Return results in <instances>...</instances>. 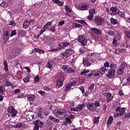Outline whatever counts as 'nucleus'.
<instances>
[{
    "label": "nucleus",
    "instance_id": "864d4df0",
    "mask_svg": "<svg viewBox=\"0 0 130 130\" xmlns=\"http://www.w3.org/2000/svg\"><path fill=\"white\" fill-rule=\"evenodd\" d=\"M20 92H21V89H17L14 91L13 93L14 94H18V93H20Z\"/></svg>",
    "mask_w": 130,
    "mask_h": 130
},
{
    "label": "nucleus",
    "instance_id": "ddd939ff",
    "mask_svg": "<svg viewBox=\"0 0 130 130\" xmlns=\"http://www.w3.org/2000/svg\"><path fill=\"white\" fill-rule=\"evenodd\" d=\"M115 70H113L110 69L108 70V73L107 74V76L108 78H113L114 76H115Z\"/></svg>",
    "mask_w": 130,
    "mask_h": 130
},
{
    "label": "nucleus",
    "instance_id": "dca6fc26",
    "mask_svg": "<svg viewBox=\"0 0 130 130\" xmlns=\"http://www.w3.org/2000/svg\"><path fill=\"white\" fill-rule=\"evenodd\" d=\"M71 43L68 42H64L60 43L59 45L58 46H60L62 48H64V47H67V46H69Z\"/></svg>",
    "mask_w": 130,
    "mask_h": 130
},
{
    "label": "nucleus",
    "instance_id": "473e14b6",
    "mask_svg": "<svg viewBox=\"0 0 130 130\" xmlns=\"http://www.w3.org/2000/svg\"><path fill=\"white\" fill-rule=\"evenodd\" d=\"M69 54H68V53H66V51L64 52L63 53L62 55V57L63 59H67V58H68V57H69Z\"/></svg>",
    "mask_w": 130,
    "mask_h": 130
},
{
    "label": "nucleus",
    "instance_id": "0eeeda50",
    "mask_svg": "<svg viewBox=\"0 0 130 130\" xmlns=\"http://www.w3.org/2000/svg\"><path fill=\"white\" fill-rule=\"evenodd\" d=\"M94 23L98 26H102L103 24V19L101 17H95L94 19Z\"/></svg>",
    "mask_w": 130,
    "mask_h": 130
},
{
    "label": "nucleus",
    "instance_id": "39448f33",
    "mask_svg": "<svg viewBox=\"0 0 130 130\" xmlns=\"http://www.w3.org/2000/svg\"><path fill=\"white\" fill-rule=\"evenodd\" d=\"M8 112H9V113H11V116L12 117H16V115H17V111L15 109V108L13 106H10L8 109Z\"/></svg>",
    "mask_w": 130,
    "mask_h": 130
},
{
    "label": "nucleus",
    "instance_id": "393cba45",
    "mask_svg": "<svg viewBox=\"0 0 130 130\" xmlns=\"http://www.w3.org/2000/svg\"><path fill=\"white\" fill-rule=\"evenodd\" d=\"M69 123H72V121H71L69 119H65L62 122V124L63 125H68Z\"/></svg>",
    "mask_w": 130,
    "mask_h": 130
},
{
    "label": "nucleus",
    "instance_id": "a18cd8bd",
    "mask_svg": "<svg viewBox=\"0 0 130 130\" xmlns=\"http://www.w3.org/2000/svg\"><path fill=\"white\" fill-rule=\"evenodd\" d=\"M93 17H94V15L90 14L87 17V19H88V20H89L90 21H92V20H93Z\"/></svg>",
    "mask_w": 130,
    "mask_h": 130
},
{
    "label": "nucleus",
    "instance_id": "a19ab883",
    "mask_svg": "<svg viewBox=\"0 0 130 130\" xmlns=\"http://www.w3.org/2000/svg\"><path fill=\"white\" fill-rule=\"evenodd\" d=\"M61 49L60 47H59L58 48L51 49L49 50V51L50 52H54V51L55 52L58 51V50H59V49Z\"/></svg>",
    "mask_w": 130,
    "mask_h": 130
},
{
    "label": "nucleus",
    "instance_id": "774afa93",
    "mask_svg": "<svg viewBox=\"0 0 130 130\" xmlns=\"http://www.w3.org/2000/svg\"><path fill=\"white\" fill-rule=\"evenodd\" d=\"M38 53H40V54H42V53H44V50L40 49L39 50Z\"/></svg>",
    "mask_w": 130,
    "mask_h": 130
},
{
    "label": "nucleus",
    "instance_id": "f03ea898",
    "mask_svg": "<svg viewBox=\"0 0 130 130\" xmlns=\"http://www.w3.org/2000/svg\"><path fill=\"white\" fill-rule=\"evenodd\" d=\"M126 109V108H120V107H118L116 108L115 111L118 112L117 114H115L114 117H121L124 114V112Z\"/></svg>",
    "mask_w": 130,
    "mask_h": 130
},
{
    "label": "nucleus",
    "instance_id": "a878e982",
    "mask_svg": "<svg viewBox=\"0 0 130 130\" xmlns=\"http://www.w3.org/2000/svg\"><path fill=\"white\" fill-rule=\"evenodd\" d=\"M53 62L52 61H49L47 64V67L48 68V69H52L53 68Z\"/></svg>",
    "mask_w": 130,
    "mask_h": 130
},
{
    "label": "nucleus",
    "instance_id": "a211bd4d",
    "mask_svg": "<svg viewBox=\"0 0 130 130\" xmlns=\"http://www.w3.org/2000/svg\"><path fill=\"white\" fill-rule=\"evenodd\" d=\"M49 119L50 120H52L55 123H58V122H59V119H57L56 118L54 117V116H49Z\"/></svg>",
    "mask_w": 130,
    "mask_h": 130
},
{
    "label": "nucleus",
    "instance_id": "cd10ccee",
    "mask_svg": "<svg viewBox=\"0 0 130 130\" xmlns=\"http://www.w3.org/2000/svg\"><path fill=\"white\" fill-rule=\"evenodd\" d=\"M4 70L6 72H8L9 71V67L8 66V62L6 60L4 62Z\"/></svg>",
    "mask_w": 130,
    "mask_h": 130
},
{
    "label": "nucleus",
    "instance_id": "9d476101",
    "mask_svg": "<svg viewBox=\"0 0 130 130\" xmlns=\"http://www.w3.org/2000/svg\"><path fill=\"white\" fill-rule=\"evenodd\" d=\"M63 81H64V78L62 76H60V77L58 79V81L57 82V88H60L61 86H62V84Z\"/></svg>",
    "mask_w": 130,
    "mask_h": 130
},
{
    "label": "nucleus",
    "instance_id": "f3484780",
    "mask_svg": "<svg viewBox=\"0 0 130 130\" xmlns=\"http://www.w3.org/2000/svg\"><path fill=\"white\" fill-rule=\"evenodd\" d=\"M83 64L85 66V67H89L91 66V63L89 62V60H88V59L87 58H84L83 60Z\"/></svg>",
    "mask_w": 130,
    "mask_h": 130
},
{
    "label": "nucleus",
    "instance_id": "8fccbe9b",
    "mask_svg": "<svg viewBox=\"0 0 130 130\" xmlns=\"http://www.w3.org/2000/svg\"><path fill=\"white\" fill-rule=\"evenodd\" d=\"M75 27L76 28H82V27H83V25H82L79 23H76L75 25Z\"/></svg>",
    "mask_w": 130,
    "mask_h": 130
},
{
    "label": "nucleus",
    "instance_id": "3c124183",
    "mask_svg": "<svg viewBox=\"0 0 130 130\" xmlns=\"http://www.w3.org/2000/svg\"><path fill=\"white\" fill-rule=\"evenodd\" d=\"M125 35L127 38H130V31H125Z\"/></svg>",
    "mask_w": 130,
    "mask_h": 130
},
{
    "label": "nucleus",
    "instance_id": "4be33fe9",
    "mask_svg": "<svg viewBox=\"0 0 130 130\" xmlns=\"http://www.w3.org/2000/svg\"><path fill=\"white\" fill-rule=\"evenodd\" d=\"M111 23L113 24V25H116L118 24V21L116 19L113 18V17H111L110 18Z\"/></svg>",
    "mask_w": 130,
    "mask_h": 130
},
{
    "label": "nucleus",
    "instance_id": "2f4dec72",
    "mask_svg": "<svg viewBox=\"0 0 130 130\" xmlns=\"http://www.w3.org/2000/svg\"><path fill=\"white\" fill-rule=\"evenodd\" d=\"M84 107L85 104H81V105L77 106V108H78V109H79V110H82V109H83Z\"/></svg>",
    "mask_w": 130,
    "mask_h": 130
},
{
    "label": "nucleus",
    "instance_id": "680f3d73",
    "mask_svg": "<svg viewBox=\"0 0 130 130\" xmlns=\"http://www.w3.org/2000/svg\"><path fill=\"white\" fill-rule=\"evenodd\" d=\"M130 118V112L127 114L126 115H124V118Z\"/></svg>",
    "mask_w": 130,
    "mask_h": 130
},
{
    "label": "nucleus",
    "instance_id": "6e6552de",
    "mask_svg": "<svg viewBox=\"0 0 130 130\" xmlns=\"http://www.w3.org/2000/svg\"><path fill=\"white\" fill-rule=\"evenodd\" d=\"M10 33H11V30L9 29H7L4 33V41L5 42H7L9 39L10 38Z\"/></svg>",
    "mask_w": 130,
    "mask_h": 130
},
{
    "label": "nucleus",
    "instance_id": "9b49d317",
    "mask_svg": "<svg viewBox=\"0 0 130 130\" xmlns=\"http://www.w3.org/2000/svg\"><path fill=\"white\" fill-rule=\"evenodd\" d=\"M62 69L65 72V73H74L75 70H73L72 68H70L68 66H63Z\"/></svg>",
    "mask_w": 130,
    "mask_h": 130
},
{
    "label": "nucleus",
    "instance_id": "5fc2aeb1",
    "mask_svg": "<svg viewBox=\"0 0 130 130\" xmlns=\"http://www.w3.org/2000/svg\"><path fill=\"white\" fill-rule=\"evenodd\" d=\"M39 94L42 95V96H45V92H44V91L40 90L39 91Z\"/></svg>",
    "mask_w": 130,
    "mask_h": 130
},
{
    "label": "nucleus",
    "instance_id": "2eb2a0df",
    "mask_svg": "<svg viewBox=\"0 0 130 130\" xmlns=\"http://www.w3.org/2000/svg\"><path fill=\"white\" fill-rule=\"evenodd\" d=\"M110 11H111V12H112L113 15H117V14H118L120 12L119 9H117V7H112L110 9Z\"/></svg>",
    "mask_w": 130,
    "mask_h": 130
},
{
    "label": "nucleus",
    "instance_id": "72a5a7b5",
    "mask_svg": "<svg viewBox=\"0 0 130 130\" xmlns=\"http://www.w3.org/2000/svg\"><path fill=\"white\" fill-rule=\"evenodd\" d=\"M93 122L94 124H98L99 123V119H98V117H94L93 118Z\"/></svg>",
    "mask_w": 130,
    "mask_h": 130
},
{
    "label": "nucleus",
    "instance_id": "37998d69",
    "mask_svg": "<svg viewBox=\"0 0 130 130\" xmlns=\"http://www.w3.org/2000/svg\"><path fill=\"white\" fill-rule=\"evenodd\" d=\"M66 53H67V54L69 55L72 54V50L71 49H68L65 51Z\"/></svg>",
    "mask_w": 130,
    "mask_h": 130
},
{
    "label": "nucleus",
    "instance_id": "052dcab7",
    "mask_svg": "<svg viewBox=\"0 0 130 130\" xmlns=\"http://www.w3.org/2000/svg\"><path fill=\"white\" fill-rule=\"evenodd\" d=\"M9 25H10L11 26H15L16 25V23L14 21H10Z\"/></svg>",
    "mask_w": 130,
    "mask_h": 130
},
{
    "label": "nucleus",
    "instance_id": "7ed1b4c3",
    "mask_svg": "<svg viewBox=\"0 0 130 130\" xmlns=\"http://www.w3.org/2000/svg\"><path fill=\"white\" fill-rule=\"evenodd\" d=\"M35 125L34 130H39V127L42 128L44 125V122L40 121V120H37L33 122Z\"/></svg>",
    "mask_w": 130,
    "mask_h": 130
},
{
    "label": "nucleus",
    "instance_id": "0e129e2a",
    "mask_svg": "<svg viewBox=\"0 0 130 130\" xmlns=\"http://www.w3.org/2000/svg\"><path fill=\"white\" fill-rule=\"evenodd\" d=\"M113 44H114L115 46L117 45V41L115 39H114L113 40Z\"/></svg>",
    "mask_w": 130,
    "mask_h": 130
},
{
    "label": "nucleus",
    "instance_id": "412c9836",
    "mask_svg": "<svg viewBox=\"0 0 130 130\" xmlns=\"http://www.w3.org/2000/svg\"><path fill=\"white\" fill-rule=\"evenodd\" d=\"M30 25V22L28 20H25L23 24V27L24 29H27L28 28V26Z\"/></svg>",
    "mask_w": 130,
    "mask_h": 130
},
{
    "label": "nucleus",
    "instance_id": "5701e85b",
    "mask_svg": "<svg viewBox=\"0 0 130 130\" xmlns=\"http://www.w3.org/2000/svg\"><path fill=\"white\" fill-rule=\"evenodd\" d=\"M53 3H54V4H57V5H58V6H62V5H63V2L62 1H59V0H52Z\"/></svg>",
    "mask_w": 130,
    "mask_h": 130
},
{
    "label": "nucleus",
    "instance_id": "13d9d810",
    "mask_svg": "<svg viewBox=\"0 0 130 130\" xmlns=\"http://www.w3.org/2000/svg\"><path fill=\"white\" fill-rule=\"evenodd\" d=\"M95 34H101V30H100V29H99L98 28H96Z\"/></svg>",
    "mask_w": 130,
    "mask_h": 130
},
{
    "label": "nucleus",
    "instance_id": "ea45409f",
    "mask_svg": "<svg viewBox=\"0 0 130 130\" xmlns=\"http://www.w3.org/2000/svg\"><path fill=\"white\" fill-rule=\"evenodd\" d=\"M22 126H23V124L21 123H18L16 125L15 127H16V128H20L22 127Z\"/></svg>",
    "mask_w": 130,
    "mask_h": 130
},
{
    "label": "nucleus",
    "instance_id": "aec40b11",
    "mask_svg": "<svg viewBox=\"0 0 130 130\" xmlns=\"http://www.w3.org/2000/svg\"><path fill=\"white\" fill-rule=\"evenodd\" d=\"M79 9L81 11H85L86 10H88V6L86 4H83L82 6H79Z\"/></svg>",
    "mask_w": 130,
    "mask_h": 130
},
{
    "label": "nucleus",
    "instance_id": "6ab92c4d",
    "mask_svg": "<svg viewBox=\"0 0 130 130\" xmlns=\"http://www.w3.org/2000/svg\"><path fill=\"white\" fill-rule=\"evenodd\" d=\"M112 98H113V96H112L111 93L108 92L107 94V103H108L109 102H110V101L112 100Z\"/></svg>",
    "mask_w": 130,
    "mask_h": 130
},
{
    "label": "nucleus",
    "instance_id": "49530a36",
    "mask_svg": "<svg viewBox=\"0 0 130 130\" xmlns=\"http://www.w3.org/2000/svg\"><path fill=\"white\" fill-rule=\"evenodd\" d=\"M39 75H37L35 78H34V81L35 82H39Z\"/></svg>",
    "mask_w": 130,
    "mask_h": 130
},
{
    "label": "nucleus",
    "instance_id": "f257e3e1",
    "mask_svg": "<svg viewBox=\"0 0 130 130\" xmlns=\"http://www.w3.org/2000/svg\"><path fill=\"white\" fill-rule=\"evenodd\" d=\"M54 115L58 118H63L67 116V111L62 109L55 110L54 112Z\"/></svg>",
    "mask_w": 130,
    "mask_h": 130
},
{
    "label": "nucleus",
    "instance_id": "1a4fd4ad",
    "mask_svg": "<svg viewBox=\"0 0 130 130\" xmlns=\"http://www.w3.org/2000/svg\"><path fill=\"white\" fill-rule=\"evenodd\" d=\"M124 69H125V64H121L117 72V74L119 76H121V75L123 74V72H124Z\"/></svg>",
    "mask_w": 130,
    "mask_h": 130
},
{
    "label": "nucleus",
    "instance_id": "b1692460",
    "mask_svg": "<svg viewBox=\"0 0 130 130\" xmlns=\"http://www.w3.org/2000/svg\"><path fill=\"white\" fill-rule=\"evenodd\" d=\"M100 71L101 73H102V75H104L105 73H107L108 70L105 68V67H103L100 69Z\"/></svg>",
    "mask_w": 130,
    "mask_h": 130
},
{
    "label": "nucleus",
    "instance_id": "6e6d98bb",
    "mask_svg": "<svg viewBox=\"0 0 130 130\" xmlns=\"http://www.w3.org/2000/svg\"><path fill=\"white\" fill-rule=\"evenodd\" d=\"M16 34H17V33L16 32V30H12L10 36L11 37H13V36H14V35H16Z\"/></svg>",
    "mask_w": 130,
    "mask_h": 130
},
{
    "label": "nucleus",
    "instance_id": "c85d7f7f",
    "mask_svg": "<svg viewBox=\"0 0 130 130\" xmlns=\"http://www.w3.org/2000/svg\"><path fill=\"white\" fill-rule=\"evenodd\" d=\"M112 122H113V117L111 116L109 118V119L107 121V124L108 125H110V124H111V123H112Z\"/></svg>",
    "mask_w": 130,
    "mask_h": 130
},
{
    "label": "nucleus",
    "instance_id": "7c9ffc66",
    "mask_svg": "<svg viewBox=\"0 0 130 130\" xmlns=\"http://www.w3.org/2000/svg\"><path fill=\"white\" fill-rule=\"evenodd\" d=\"M116 67H117L116 64H114L113 63H112L110 66V68H111L110 70H113L114 71H115Z\"/></svg>",
    "mask_w": 130,
    "mask_h": 130
},
{
    "label": "nucleus",
    "instance_id": "f8f14e48",
    "mask_svg": "<svg viewBox=\"0 0 130 130\" xmlns=\"http://www.w3.org/2000/svg\"><path fill=\"white\" fill-rule=\"evenodd\" d=\"M76 84H77V81L74 80L73 82H71V84L66 85L64 90L65 91V92H68L69 90H70V89H71V88H72L73 86H75Z\"/></svg>",
    "mask_w": 130,
    "mask_h": 130
},
{
    "label": "nucleus",
    "instance_id": "f704fd0d",
    "mask_svg": "<svg viewBox=\"0 0 130 130\" xmlns=\"http://www.w3.org/2000/svg\"><path fill=\"white\" fill-rule=\"evenodd\" d=\"M94 75L95 77H96V76H97L98 77H101V76H102V73H101V72L100 70V71L95 72Z\"/></svg>",
    "mask_w": 130,
    "mask_h": 130
},
{
    "label": "nucleus",
    "instance_id": "4c0bfd02",
    "mask_svg": "<svg viewBox=\"0 0 130 130\" xmlns=\"http://www.w3.org/2000/svg\"><path fill=\"white\" fill-rule=\"evenodd\" d=\"M95 12H96V10H95V9H92L89 11V14H90V15H92L93 16L94 14H95Z\"/></svg>",
    "mask_w": 130,
    "mask_h": 130
},
{
    "label": "nucleus",
    "instance_id": "20e7f679",
    "mask_svg": "<svg viewBox=\"0 0 130 130\" xmlns=\"http://www.w3.org/2000/svg\"><path fill=\"white\" fill-rule=\"evenodd\" d=\"M89 72H90L89 70L84 69L83 71L81 72L80 75L82 76L84 75L86 79H89V78L92 77V76H94V73L93 72H90L87 74V73H89Z\"/></svg>",
    "mask_w": 130,
    "mask_h": 130
},
{
    "label": "nucleus",
    "instance_id": "e433bc0d",
    "mask_svg": "<svg viewBox=\"0 0 130 130\" xmlns=\"http://www.w3.org/2000/svg\"><path fill=\"white\" fill-rule=\"evenodd\" d=\"M118 14L120 18H123L124 17V12H120V11H119V12L118 13Z\"/></svg>",
    "mask_w": 130,
    "mask_h": 130
},
{
    "label": "nucleus",
    "instance_id": "69168bd1",
    "mask_svg": "<svg viewBox=\"0 0 130 130\" xmlns=\"http://www.w3.org/2000/svg\"><path fill=\"white\" fill-rule=\"evenodd\" d=\"M41 114H42V112L39 111V112H38V117H39L40 118H41Z\"/></svg>",
    "mask_w": 130,
    "mask_h": 130
},
{
    "label": "nucleus",
    "instance_id": "423d86ee",
    "mask_svg": "<svg viewBox=\"0 0 130 130\" xmlns=\"http://www.w3.org/2000/svg\"><path fill=\"white\" fill-rule=\"evenodd\" d=\"M78 41L83 46H85L87 45V40L85 38V37H83V35H79L78 37Z\"/></svg>",
    "mask_w": 130,
    "mask_h": 130
},
{
    "label": "nucleus",
    "instance_id": "bb28decb",
    "mask_svg": "<svg viewBox=\"0 0 130 130\" xmlns=\"http://www.w3.org/2000/svg\"><path fill=\"white\" fill-rule=\"evenodd\" d=\"M27 99L30 101H33L34 99H35V95L34 94H29L27 96Z\"/></svg>",
    "mask_w": 130,
    "mask_h": 130
},
{
    "label": "nucleus",
    "instance_id": "603ef678",
    "mask_svg": "<svg viewBox=\"0 0 130 130\" xmlns=\"http://www.w3.org/2000/svg\"><path fill=\"white\" fill-rule=\"evenodd\" d=\"M65 10L67 12V13H71V8H69L68 6H65Z\"/></svg>",
    "mask_w": 130,
    "mask_h": 130
},
{
    "label": "nucleus",
    "instance_id": "c9c22d12",
    "mask_svg": "<svg viewBox=\"0 0 130 130\" xmlns=\"http://www.w3.org/2000/svg\"><path fill=\"white\" fill-rule=\"evenodd\" d=\"M94 87H95V84H92L89 87H88V89L90 90L91 92H93V90H94Z\"/></svg>",
    "mask_w": 130,
    "mask_h": 130
},
{
    "label": "nucleus",
    "instance_id": "58836bf2",
    "mask_svg": "<svg viewBox=\"0 0 130 130\" xmlns=\"http://www.w3.org/2000/svg\"><path fill=\"white\" fill-rule=\"evenodd\" d=\"M15 56H16V53L15 52H12L11 53V54L10 55V57L11 59H12V58H15Z\"/></svg>",
    "mask_w": 130,
    "mask_h": 130
},
{
    "label": "nucleus",
    "instance_id": "bf43d9fd",
    "mask_svg": "<svg viewBox=\"0 0 130 130\" xmlns=\"http://www.w3.org/2000/svg\"><path fill=\"white\" fill-rule=\"evenodd\" d=\"M29 80H30L29 78L25 77L24 78V79H23V81L24 82V83H27V82H29Z\"/></svg>",
    "mask_w": 130,
    "mask_h": 130
},
{
    "label": "nucleus",
    "instance_id": "338daca9",
    "mask_svg": "<svg viewBox=\"0 0 130 130\" xmlns=\"http://www.w3.org/2000/svg\"><path fill=\"white\" fill-rule=\"evenodd\" d=\"M64 24V21H61L59 22L58 26H62Z\"/></svg>",
    "mask_w": 130,
    "mask_h": 130
},
{
    "label": "nucleus",
    "instance_id": "79ce46f5",
    "mask_svg": "<svg viewBox=\"0 0 130 130\" xmlns=\"http://www.w3.org/2000/svg\"><path fill=\"white\" fill-rule=\"evenodd\" d=\"M11 85H12V83L9 81H6L4 84V85L6 86V87H9Z\"/></svg>",
    "mask_w": 130,
    "mask_h": 130
},
{
    "label": "nucleus",
    "instance_id": "de8ad7c7",
    "mask_svg": "<svg viewBox=\"0 0 130 130\" xmlns=\"http://www.w3.org/2000/svg\"><path fill=\"white\" fill-rule=\"evenodd\" d=\"M78 89H79L81 91V92L83 94H84V93H85V88L83 86H81V87H79Z\"/></svg>",
    "mask_w": 130,
    "mask_h": 130
},
{
    "label": "nucleus",
    "instance_id": "09e8293b",
    "mask_svg": "<svg viewBox=\"0 0 130 130\" xmlns=\"http://www.w3.org/2000/svg\"><path fill=\"white\" fill-rule=\"evenodd\" d=\"M79 23L80 24H83V25H85V26H87V22L84 20H79Z\"/></svg>",
    "mask_w": 130,
    "mask_h": 130
},
{
    "label": "nucleus",
    "instance_id": "4d7b16f0",
    "mask_svg": "<svg viewBox=\"0 0 130 130\" xmlns=\"http://www.w3.org/2000/svg\"><path fill=\"white\" fill-rule=\"evenodd\" d=\"M50 31L51 32H55V26H53L51 28L49 29Z\"/></svg>",
    "mask_w": 130,
    "mask_h": 130
},
{
    "label": "nucleus",
    "instance_id": "e2e57ef3",
    "mask_svg": "<svg viewBox=\"0 0 130 130\" xmlns=\"http://www.w3.org/2000/svg\"><path fill=\"white\" fill-rule=\"evenodd\" d=\"M104 67H105V68H109V62H106L104 63Z\"/></svg>",
    "mask_w": 130,
    "mask_h": 130
},
{
    "label": "nucleus",
    "instance_id": "c03bdc74",
    "mask_svg": "<svg viewBox=\"0 0 130 130\" xmlns=\"http://www.w3.org/2000/svg\"><path fill=\"white\" fill-rule=\"evenodd\" d=\"M94 106L95 107H100V103L98 101H96L94 102Z\"/></svg>",
    "mask_w": 130,
    "mask_h": 130
},
{
    "label": "nucleus",
    "instance_id": "c756f323",
    "mask_svg": "<svg viewBox=\"0 0 130 130\" xmlns=\"http://www.w3.org/2000/svg\"><path fill=\"white\" fill-rule=\"evenodd\" d=\"M1 7H2L3 8H8L9 6V3L4 2L0 4Z\"/></svg>",
    "mask_w": 130,
    "mask_h": 130
},
{
    "label": "nucleus",
    "instance_id": "4468645a",
    "mask_svg": "<svg viewBox=\"0 0 130 130\" xmlns=\"http://www.w3.org/2000/svg\"><path fill=\"white\" fill-rule=\"evenodd\" d=\"M87 107L90 111H95V110H96V107L94 106V104L93 103L88 104L87 105Z\"/></svg>",
    "mask_w": 130,
    "mask_h": 130
}]
</instances>
